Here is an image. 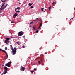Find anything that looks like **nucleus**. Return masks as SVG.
I'll return each mask as SVG.
<instances>
[{"label":"nucleus","instance_id":"nucleus-1","mask_svg":"<svg viewBox=\"0 0 75 75\" xmlns=\"http://www.w3.org/2000/svg\"><path fill=\"white\" fill-rule=\"evenodd\" d=\"M17 52V48L16 47H14L13 50L12 51V53L13 55H14L16 54V53Z\"/></svg>","mask_w":75,"mask_h":75},{"label":"nucleus","instance_id":"nucleus-2","mask_svg":"<svg viewBox=\"0 0 75 75\" xmlns=\"http://www.w3.org/2000/svg\"><path fill=\"white\" fill-rule=\"evenodd\" d=\"M23 34V32H20L18 33V35L19 37H21V36H22Z\"/></svg>","mask_w":75,"mask_h":75},{"label":"nucleus","instance_id":"nucleus-3","mask_svg":"<svg viewBox=\"0 0 75 75\" xmlns=\"http://www.w3.org/2000/svg\"><path fill=\"white\" fill-rule=\"evenodd\" d=\"M2 51H3V52H4V53H6V55L7 56V57L6 59H7V58H8V54H7V53L5 51V50H2Z\"/></svg>","mask_w":75,"mask_h":75},{"label":"nucleus","instance_id":"nucleus-4","mask_svg":"<svg viewBox=\"0 0 75 75\" xmlns=\"http://www.w3.org/2000/svg\"><path fill=\"white\" fill-rule=\"evenodd\" d=\"M21 67L22 68H21V71H24V70L26 69L25 68V67H23L21 66Z\"/></svg>","mask_w":75,"mask_h":75},{"label":"nucleus","instance_id":"nucleus-5","mask_svg":"<svg viewBox=\"0 0 75 75\" xmlns=\"http://www.w3.org/2000/svg\"><path fill=\"white\" fill-rule=\"evenodd\" d=\"M18 15V14L16 13H15L13 16V18H15L16 17H17V16Z\"/></svg>","mask_w":75,"mask_h":75},{"label":"nucleus","instance_id":"nucleus-6","mask_svg":"<svg viewBox=\"0 0 75 75\" xmlns=\"http://www.w3.org/2000/svg\"><path fill=\"white\" fill-rule=\"evenodd\" d=\"M41 23L40 24L39 27L38 28V29L40 28L41 27V26H42V21H41Z\"/></svg>","mask_w":75,"mask_h":75},{"label":"nucleus","instance_id":"nucleus-7","mask_svg":"<svg viewBox=\"0 0 75 75\" xmlns=\"http://www.w3.org/2000/svg\"><path fill=\"white\" fill-rule=\"evenodd\" d=\"M5 43H6V44H8V43H9L10 42V41L7 40H6L5 41Z\"/></svg>","mask_w":75,"mask_h":75},{"label":"nucleus","instance_id":"nucleus-8","mask_svg":"<svg viewBox=\"0 0 75 75\" xmlns=\"http://www.w3.org/2000/svg\"><path fill=\"white\" fill-rule=\"evenodd\" d=\"M6 66L7 67H10V64H9V63H8L6 64Z\"/></svg>","mask_w":75,"mask_h":75},{"label":"nucleus","instance_id":"nucleus-9","mask_svg":"<svg viewBox=\"0 0 75 75\" xmlns=\"http://www.w3.org/2000/svg\"><path fill=\"white\" fill-rule=\"evenodd\" d=\"M4 71H6L7 70H8V68L7 67H4Z\"/></svg>","mask_w":75,"mask_h":75},{"label":"nucleus","instance_id":"nucleus-10","mask_svg":"<svg viewBox=\"0 0 75 75\" xmlns=\"http://www.w3.org/2000/svg\"><path fill=\"white\" fill-rule=\"evenodd\" d=\"M6 6L5 5H4L3 7L1 9V10H4V8H6Z\"/></svg>","mask_w":75,"mask_h":75},{"label":"nucleus","instance_id":"nucleus-11","mask_svg":"<svg viewBox=\"0 0 75 75\" xmlns=\"http://www.w3.org/2000/svg\"><path fill=\"white\" fill-rule=\"evenodd\" d=\"M10 49L12 50H13V46H12V45H10Z\"/></svg>","mask_w":75,"mask_h":75},{"label":"nucleus","instance_id":"nucleus-12","mask_svg":"<svg viewBox=\"0 0 75 75\" xmlns=\"http://www.w3.org/2000/svg\"><path fill=\"white\" fill-rule=\"evenodd\" d=\"M4 4H5V3H4L2 5L1 7V8H0V10L1 9V8H2V7H3V6H4Z\"/></svg>","mask_w":75,"mask_h":75},{"label":"nucleus","instance_id":"nucleus-13","mask_svg":"<svg viewBox=\"0 0 75 75\" xmlns=\"http://www.w3.org/2000/svg\"><path fill=\"white\" fill-rule=\"evenodd\" d=\"M5 39L6 40H10V38H7L6 37L5 38Z\"/></svg>","mask_w":75,"mask_h":75},{"label":"nucleus","instance_id":"nucleus-14","mask_svg":"<svg viewBox=\"0 0 75 75\" xmlns=\"http://www.w3.org/2000/svg\"><path fill=\"white\" fill-rule=\"evenodd\" d=\"M35 30V27H34V26H33V31H34Z\"/></svg>","mask_w":75,"mask_h":75},{"label":"nucleus","instance_id":"nucleus-15","mask_svg":"<svg viewBox=\"0 0 75 75\" xmlns=\"http://www.w3.org/2000/svg\"><path fill=\"white\" fill-rule=\"evenodd\" d=\"M32 4H31V3H29V5L30 6H31Z\"/></svg>","mask_w":75,"mask_h":75},{"label":"nucleus","instance_id":"nucleus-16","mask_svg":"<svg viewBox=\"0 0 75 75\" xmlns=\"http://www.w3.org/2000/svg\"><path fill=\"white\" fill-rule=\"evenodd\" d=\"M11 63H12V62L11 61L9 62H8V64H9V65H10V64H11Z\"/></svg>","mask_w":75,"mask_h":75},{"label":"nucleus","instance_id":"nucleus-17","mask_svg":"<svg viewBox=\"0 0 75 75\" xmlns=\"http://www.w3.org/2000/svg\"><path fill=\"white\" fill-rule=\"evenodd\" d=\"M17 9L18 10H20V7H18L17 8Z\"/></svg>","mask_w":75,"mask_h":75},{"label":"nucleus","instance_id":"nucleus-18","mask_svg":"<svg viewBox=\"0 0 75 75\" xmlns=\"http://www.w3.org/2000/svg\"><path fill=\"white\" fill-rule=\"evenodd\" d=\"M57 3V2H54L52 3V4H56Z\"/></svg>","mask_w":75,"mask_h":75},{"label":"nucleus","instance_id":"nucleus-19","mask_svg":"<svg viewBox=\"0 0 75 75\" xmlns=\"http://www.w3.org/2000/svg\"><path fill=\"white\" fill-rule=\"evenodd\" d=\"M7 71H5V72L4 73V74L5 75L6 74H7Z\"/></svg>","mask_w":75,"mask_h":75},{"label":"nucleus","instance_id":"nucleus-20","mask_svg":"<svg viewBox=\"0 0 75 75\" xmlns=\"http://www.w3.org/2000/svg\"><path fill=\"white\" fill-rule=\"evenodd\" d=\"M51 6L50 7H49L48 8L49 10V11L50 10V9H51Z\"/></svg>","mask_w":75,"mask_h":75},{"label":"nucleus","instance_id":"nucleus-21","mask_svg":"<svg viewBox=\"0 0 75 75\" xmlns=\"http://www.w3.org/2000/svg\"><path fill=\"white\" fill-rule=\"evenodd\" d=\"M20 11L19 10L16 11V13H20Z\"/></svg>","mask_w":75,"mask_h":75},{"label":"nucleus","instance_id":"nucleus-22","mask_svg":"<svg viewBox=\"0 0 75 75\" xmlns=\"http://www.w3.org/2000/svg\"><path fill=\"white\" fill-rule=\"evenodd\" d=\"M41 10H42V11H44V8H41Z\"/></svg>","mask_w":75,"mask_h":75},{"label":"nucleus","instance_id":"nucleus-23","mask_svg":"<svg viewBox=\"0 0 75 75\" xmlns=\"http://www.w3.org/2000/svg\"><path fill=\"white\" fill-rule=\"evenodd\" d=\"M1 1L2 2V3H4V2H5V1H3V0H1Z\"/></svg>","mask_w":75,"mask_h":75},{"label":"nucleus","instance_id":"nucleus-24","mask_svg":"<svg viewBox=\"0 0 75 75\" xmlns=\"http://www.w3.org/2000/svg\"><path fill=\"white\" fill-rule=\"evenodd\" d=\"M30 8H34V7L33 6H31Z\"/></svg>","mask_w":75,"mask_h":75},{"label":"nucleus","instance_id":"nucleus-25","mask_svg":"<svg viewBox=\"0 0 75 75\" xmlns=\"http://www.w3.org/2000/svg\"><path fill=\"white\" fill-rule=\"evenodd\" d=\"M11 23H14V22H13V21H11Z\"/></svg>","mask_w":75,"mask_h":75},{"label":"nucleus","instance_id":"nucleus-26","mask_svg":"<svg viewBox=\"0 0 75 75\" xmlns=\"http://www.w3.org/2000/svg\"><path fill=\"white\" fill-rule=\"evenodd\" d=\"M7 47H6L5 48V50H7Z\"/></svg>","mask_w":75,"mask_h":75},{"label":"nucleus","instance_id":"nucleus-27","mask_svg":"<svg viewBox=\"0 0 75 75\" xmlns=\"http://www.w3.org/2000/svg\"><path fill=\"white\" fill-rule=\"evenodd\" d=\"M34 71H36L37 70V69H36V68H34Z\"/></svg>","mask_w":75,"mask_h":75},{"label":"nucleus","instance_id":"nucleus-28","mask_svg":"<svg viewBox=\"0 0 75 75\" xmlns=\"http://www.w3.org/2000/svg\"><path fill=\"white\" fill-rule=\"evenodd\" d=\"M38 30H37L36 31V33H38Z\"/></svg>","mask_w":75,"mask_h":75},{"label":"nucleus","instance_id":"nucleus-29","mask_svg":"<svg viewBox=\"0 0 75 75\" xmlns=\"http://www.w3.org/2000/svg\"><path fill=\"white\" fill-rule=\"evenodd\" d=\"M25 46H22V48H25Z\"/></svg>","mask_w":75,"mask_h":75},{"label":"nucleus","instance_id":"nucleus-30","mask_svg":"<svg viewBox=\"0 0 75 75\" xmlns=\"http://www.w3.org/2000/svg\"><path fill=\"white\" fill-rule=\"evenodd\" d=\"M31 73H33V72H34V71H31Z\"/></svg>","mask_w":75,"mask_h":75},{"label":"nucleus","instance_id":"nucleus-31","mask_svg":"<svg viewBox=\"0 0 75 75\" xmlns=\"http://www.w3.org/2000/svg\"><path fill=\"white\" fill-rule=\"evenodd\" d=\"M17 8H15V11H16L17 10Z\"/></svg>","mask_w":75,"mask_h":75},{"label":"nucleus","instance_id":"nucleus-32","mask_svg":"<svg viewBox=\"0 0 75 75\" xmlns=\"http://www.w3.org/2000/svg\"><path fill=\"white\" fill-rule=\"evenodd\" d=\"M46 11V9H45V11H44V13H45V12Z\"/></svg>","mask_w":75,"mask_h":75},{"label":"nucleus","instance_id":"nucleus-33","mask_svg":"<svg viewBox=\"0 0 75 75\" xmlns=\"http://www.w3.org/2000/svg\"><path fill=\"white\" fill-rule=\"evenodd\" d=\"M23 38H24V37H25V36H23Z\"/></svg>","mask_w":75,"mask_h":75},{"label":"nucleus","instance_id":"nucleus-34","mask_svg":"<svg viewBox=\"0 0 75 75\" xmlns=\"http://www.w3.org/2000/svg\"><path fill=\"white\" fill-rule=\"evenodd\" d=\"M32 23H33V22H31L30 23V24H32Z\"/></svg>","mask_w":75,"mask_h":75},{"label":"nucleus","instance_id":"nucleus-35","mask_svg":"<svg viewBox=\"0 0 75 75\" xmlns=\"http://www.w3.org/2000/svg\"><path fill=\"white\" fill-rule=\"evenodd\" d=\"M7 5H8V4H7L6 5H5L6 6V7H7Z\"/></svg>","mask_w":75,"mask_h":75},{"label":"nucleus","instance_id":"nucleus-36","mask_svg":"<svg viewBox=\"0 0 75 75\" xmlns=\"http://www.w3.org/2000/svg\"><path fill=\"white\" fill-rule=\"evenodd\" d=\"M16 43L18 44L19 43V42H17Z\"/></svg>","mask_w":75,"mask_h":75},{"label":"nucleus","instance_id":"nucleus-37","mask_svg":"<svg viewBox=\"0 0 75 75\" xmlns=\"http://www.w3.org/2000/svg\"><path fill=\"white\" fill-rule=\"evenodd\" d=\"M38 62L39 64H40V61H38Z\"/></svg>","mask_w":75,"mask_h":75},{"label":"nucleus","instance_id":"nucleus-38","mask_svg":"<svg viewBox=\"0 0 75 75\" xmlns=\"http://www.w3.org/2000/svg\"><path fill=\"white\" fill-rule=\"evenodd\" d=\"M34 21H37V20H34Z\"/></svg>","mask_w":75,"mask_h":75},{"label":"nucleus","instance_id":"nucleus-39","mask_svg":"<svg viewBox=\"0 0 75 75\" xmlns=\"http://www.w3.org/2000/svg\"><path fill=\"white\" fill-rule=\"evenodd\" d=\"M36 19H37V20H38V18H36Z\"/></svg>","mask_w":75,"mask_h":75},{"label":"nucleus","instance_id":"nucleus-40","mask_svg":"<svg viewBox=\"0 0 75 75\" xmlns=\"http://www.w3.org/2000/svg\"><path fill=\"white\" fill-rule=\"evenodd\" d=\"M13 38V37H11V38Z\"/></svg>","mask_w":75,"mask_h":75},{"label":"nucleus","instance_id":"nucleus-41","mask_svg":"<svg viewBox=\"0 0 75 75\" xmlns=\"http://www.w3.org/2000/svg\"><path fill=\"white\" fill-rule=\"evenodd\" d=\"M2 67H4V65H2Z\"/></svg>","mask_w":75,"mask_h":75},{"label":"nucleus","instance_id":"nucleus-42","mask_svg":"<svg viewBox=\"0 0 75 75\" xmlns=\"http://www.w3.org/2000/svg\"><path fill=\"white\" fill-rule=\"evenodd\" d=\"M2 50V49H0V50Z\"/></svg>","mask_w":75,"mask_h":75},{"label":"nucleus","instance_id":"nucleus-43","mask_svg":"<svg viewBox=\"0 0 75 75\" xmlns=\"http://www.w3.org/2000/svg\"><path fill=\"white\" fill-rule=\"evenodd\" d=\"M1 72H0V74H1Z\"/></svg>","mask_w":75,"mask_h":75},{"label":"nucleus","instance_id":"nucleus-44","mask_svg":"<svg viewBox=\"0 0 75 75\" xmlns=\"http://www.w3.org/2000/svg\"><path fill=\"white\" fill-rule=\"evenodd\" d=\"M71 19H72V20H73V18H71Z\"/></svg>","mask_w":75,"mask_h":75},{"label":"nucleus","instance_id":"nucleus-45","mask_svg":"<svg viewBox=\"0 0 75 75\" xmlns=\"http://www.w3.org/2000/svg\"><path fill=\"white\" fill-rule=\"evenodd\" d=\"M19 4H21V3H19Z\"/></svg>","mask_w":75,"mask_h":75}]
</instances>
